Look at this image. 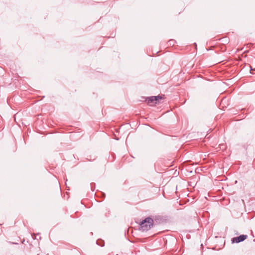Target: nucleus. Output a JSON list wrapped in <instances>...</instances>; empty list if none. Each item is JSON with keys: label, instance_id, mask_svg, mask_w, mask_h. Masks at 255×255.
<instances>
[{"label": "nucleus", "instance_id": "nucleus-1", "mask_svg": "<svg viewBox=\"0 0 255 255\" xmlns=\"http://www.w3.org/2000/svg\"><path fill=\"white\" fill-rule=\"evenodd\" d=\"M153 225V220L150 217L143 220L140 224V228L142 231L149 230Z\"/></svg>", "mask_w": 255, "mask_h": 255}, {"label": "nucleus", "instance_id": "nucleus-2", "mask_svg": "<svg viewBox=\"0 0 255 255\" xmlns=\"http://www.w3.org/2000/svg\"><path fill=\"white\" fill-rule=\"evenodd\" d=\"M248 237L247 235H242L237 237H235L232 239L233 243H239L245 240Z\"/></svg>", "mask_w": 255, "mask_h": 255}, {"label": "nucleus", "instance_id": "nucleus-3", "mask_svg": "<svg viewBox=\"0 0 255 255\" xmlns=\"http://www.w3.org/2000/svg\"><path fill=\"white\" fill-rule=\"evenodd\" d=\"M156 97H154V96H151L150 97H148L146 99V101L147 104L150 106L154 105V104H157V102L156 101Z\"/></svg>", "mask_w": 255, "mask_h": 255}, {"label": "nucleus", "instance_id": "nucleus-4", "mask_svg": "<svg viewBox=\"0 0 255 255\" xmlns=\"http://www.w3.org/2000/svg\"><path fill=\"white\" fill-rule=\"evenodd\" d=\"M154 97H156V101L157 102L159 100H161L162 99V97L160 96H154Z\"/></svg>", "mask_w": 255, "mask_h": 255}, {"label": "nucleus", "instance_id": "nucleus-5", "mask_svg": "<svg viewBox=\"0 0 255 255\" xmlns=\"http://www.w3.org/2000/svg\"><path fill=\"white\" fill-rule=\"evenodd\" d=\"M174 42H175V41H174V40H169V41H168V42H169V43H170V44H174Z\"/></svg>", "mask_w": 255, "mask_h": 255}]
</instances>
